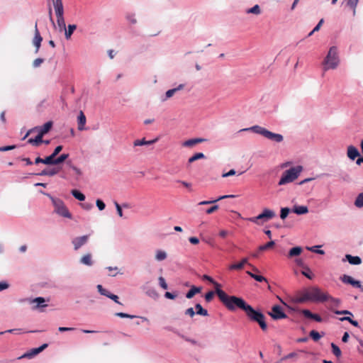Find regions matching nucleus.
Masks as SVG:
<instances>
[{
    "instance_id": "6ab92c4d",
    "label": "nucleus",
    "mask_w": 363,
    "mask_h": 363,
    "mask_svg": "<svg viewBox=\"0 0 363 363\" xmlns=\"http://www.w3.org/2000/svg\"><path fill=\"white\" fill-rule=\"evenodd\" d=\"M53 125L52 121H50L44 123L42 126H38V128L35 130H38V133L44 136L45 134L50 132Z\"/></svg>"
},
{
    "instance_id": "412c9836",
    "label": "nucleus",
    "mask_w": 363,
    "mask_h": 363,
    "mask_svg": "<svg viewBox=\"0 0 363 363\" xmlns=\"http://www.w3.org/2000/svg\"><path fill=\"white\" fill-rule=\"evenodd\" d=\"M342 261H347L352 265H359L362 263V259L360 257L353 256L350 254H347Z\"/></svg>"
},
{
    "instance_id": "603ef678",
    "label": "nucleus",
    "mask_w": 363,
    "mask_h": 363,
    "mask_svg": "<svg viewBox=\"0 0 363 363\" xmlns=\"http://www.w3.org/2000/svg\"><path fill=\"white\" fill-rule=\"evenodd\" d=\"M202 279L204 280V281H209L210 283L213 284L215 286V289H217V286L218 284H220L219 283H218L217 281H216L211 276L208 275V274H203L202 276Z\"/></svg>"
},
{
    "instance_id": "4d7b16f0",
    "label": "nucleus",
    "mask_w": 363,
    "mask_h": 363,
    "mask_svg": "<svg viewBox=\"0 0 363 363\" xmlns=\"http://www.w3.org/2000/svg\"><path fill=\"white\" fill-rule=\"evenodd\" d=\"M215 294H216V291H210L206 293L204 295L205 301L208 303L211 302L213 300Z\"/></svg>"
},
{
    "instance_id": "58836bf2",
    "label": "nucleus",
    "mask_w": 363,
    "mask_h": 363,
    "mask_svg": "<svg viewBox=\"0 0 363 363\" xmlns=\"http://www.w3.org/2000/svg\"><path fill=\"white\" fill-rule=\"evenodd\" d=\"M57 24L59 28V31L62 32L66 28L64 16H57Z\"/></svg>"
},
{
    "instance_id": "69168bd1",
    "label": "nucleus",
    "mask_w": 363,
    "mask_h": 363,
    "mask_svg": "<svg viewBox=\"0 0 363 363\" xmlns=\"http://www.w3.org/2000/svg\"><path fill=\"white\" fill-rule=\"evenodd\" d=\"M43 62H44V59L40 58V57L36 58L33 62V67L36 68V67H39Z\"/></svg>"
},
{
    "instance_id": "423d86ee",
    "label": "nucleus",
    "mask_w": 363,
    "mask_h": 363,
    "mask_svg": "<svg viewBox=\"0 0 363 363\" xmlns=\"http://www.w3.org/2000/svg\"><path fill=\"white\" fill-rule=\"evenodd\" d=\"M339 62L337 48L335 46H332L323 60L324 70L335 69L338 66Z\"/></svg>"
},
{
    "instance_id": "79ce46f5",
    "label": "nucleus",
    "mask_w": 363,
    "mask_h": 363,
    "mask_svg": "<svg viewBox=\"0 0 363 363\" xmlns=\"http://www.w3.org/2000/svg\"><path fill=\"white\" fill-rule=\"evenodd\" d=\"M125 19L132 25H135L137 23V19L135 17V13L128 12L125 14Z\"/></svg>"
},
{
    "instance_id": "39448f33",
    "label": "nucleus",
    "mask_w": 363,
    "mask_h": 363,
    "mask_svg": "<svg viewBox=\"0 0 363 363\" xmlns=\"http://www.w3.org/2000/svg\"><path fill=\"white\" fill-rule=\"evenodd\" d=\"M302 170L303 167L301 165H297L284 171L281 174L278 184L281 186L294 182L298 177Z\"/></svg>"
},
{
    "instance_id": "b1692460",
    "label": "nucleus",
    "mask_w": 363,
    "mask_h": 363,
    "mask_svg": "<svg viewBox=\"0 0 363 363\" xmlns=\"http://www.w3.org/2000/svg\"><path fill=\"white\" fill-rule=\"evenodd\" d=\"M291 212L296 215H304L308 213V208L306 206L294 205L291 208Z\"/></svg>"
},
{
    "instance_id": "864d4df0",
    "label": "nucleus",
    "mask_w": 363,
    "mask_h": 363,
    "mask_svg": "<svg viewBox=\"0 0 363 363\" xmlns=\"http://www.w3.org/2000/svg\"><path fill=\"white\" fill-rule=\"evenodd\" d=\"M115 315L117 316V317L121 318H130V319H133V318H138V316H136V315H130V314H128V313H123V312H117V313H115Z\"/></svg>"
},
{
    "instance_id": "338daca9",
    "label": "nucleus",
    "mask_w": 363,
    "mask_h": 363,
    "mask_svg": "<svg viewBox=\"0 0 363 363\" xmlns=\"http://www.w3.org/2000/svg\"><path fill=\"white\" fill-rule=\"evenodd\" d=\"M59 172H60L59 168H56V167L52 168L50 169H48V176L49 177L55 176L57 174H58Z\"/></svg>"
},
{
    "instance_id": "4468645a",
    "label": "nucleus",
    "mask_w": 363,
    "mask_h": 363,
    "mask_svg": "<svg viewBox=\"0 0 363 363\" xmlns=\"http://www.w3.org/2000/svg\"><path fill=\"white\" fill-rule=\"evenodd\" d=\"M299 312L306 318L308 319L314 320L315 321L318 323H321L323 321V318L320 317V315L317 313H312L308 309H302L300 310Z\"/></svg>"
},
{
    "instance_id": "13d9d810",
    "label": "nucleus",
    "mask_w": 363,
    "mask_h": 363,
    "mask_svg": "<svg viewBox=\"0 0 363 363\" xmlns=\"http://www.w3.org/2000/svg\"><path fill=\"white\" fill-rule=\"evenodd\" d=\"M96 205L99 211H103L106 208L105 203L100 199H96Z\"/></svg>"
},
{
    "instance_id": "dca6fc26",
    "label": "nucleus",
    "mask_w": 363,
    "mask_h": 363,
    "mask_svg": "<svg viewBox=\"0 0 363 363\" xmlns=\"http://www.w3.org/2000/svg\"><path fill=\"white\" fill-rule=\"evenodd\" d=\"M259 218L262 223L272 219L275 216V212L269 208H264L259 215Z\"/></svg>"
},
{
    "instance_id": "8fccbe9b",
    "label": "nucleus",
    "mask_w": 363,
    "mask_h": 363,
    "mask_svg": "<svg viewBox=\"0 0 363 363\" xmlns=\"http://www.w3.org/2000/svg\"><path fill=\"white\" fill-rule=\"evenodd\" d=\"M167 258V253L163 250H157L155 255V259L157 261H162Z\"/></svg>"
},
{
    "instance_id": "2f4dec72",
    "label": "nucleus",
    "mask_w": 363,
    "mask_h": 363,
    "mask_svg": "<svg viewBox=\"0 0 363 363\" xmlns=\"http://www.w3.org/2000/svg\"><path fill=\"white\" fill-rule=\"evenodd\" d=\"M302 251H303V249L301 247H300V246L294 247L289 250L287 257L289 258L297 257L301 255Z\"/></svg>"
},
{
    "instance_id": "20e7f679",
    "label": "nucleus",
    "mask_w": 363,
    "mask_h": 363,
    "mask_svg": "<svg viewBox=\"0 0 363 363\" xmlns=\"http://www.w3.org/2000/svg\"><path fill=\"white\" fill-rule=\"evenodd\" d=\"M247 131H252L255 133L264 136V138H267L269 140L276 142V143H281L284 140V137L281 134L279 133H272L265 128H263L262 126H259L258 125H253L250 128H245L240 129L238 132H247Z\"/></svg>"
},
{
    "instance_id": "cd10ccee",
    "label": "nucleus",
    "mask_w": 363,
    "mask_h": 363,
    "mask_svg": "<svg viewBox=\"0 0 363 363\" xmlns=\"http://www.w3.org/2000/svg\"><path fill=\"white\" fill-rule=\"evenodd\" d=\"M248 264V259L243 258L240 262L232 264L229 266L230 270H240L244 267V265Z\"/></svg>"
},
{
    "instance_id": "f03ea898",
    "label": "nucleus",
    "mask_w": 363,
    "mask_h": 363,
    "mask_svg": "<svg viewBox=\"0 0 363 363\" xmlns=\"http://www.w3.org/2000/svg\"><path fill=\"white\" fill-rule=\"evenodd\" d=\"M328 300H329V296L328 294L323 293L318 286H312L303 292L301 296L298 299V301L299 303L307 301L325 302Z\"/></svg>"
},
{
    "instance_id": "09e8293b",
    "label": "nucleus",
    "mask_w": 363,
    "mask_h": 363,
    "mask_svg": "<svg viewBox=\"0 0 363 363\" xmlns=\"http://www.w3.org/2000/svg\"><path fill=\"white\" fill-rule=\"evenodd\" d=\"M274 245H275V241L271 240V241L267 242L264 245H260L259 247V251H264V250H267L268 249H270V248L273 247Z\"/></svg>"
},
{
    "instance_id": "ea45409f",
    "label": "nucleus",
    "mask_w": 363,
    "mask_h": 363,
    "mask_svg": "<svg viewBox=\"0 0 363 363\" xmlns=\"http://www.w3.org/2000/svg\"><path fill=\"white\" fill-rule=\"evenodd\" d=\"M205 158H206V156L203 152H196L189 158L188 163L191 164L198 160L205 159Z\"/></svg>"
},
{
    "instance_id": "9b49d317",
    "label": "nucleus",
    "mask_w": 363,
    "mask_h": 363,
    "mask_svg": "<svg viewBox=\"0 0 363 363\" xmlns=\"http://www.w3.org/2000/svg\"><path fill=\"white\" fill-rule=\"evenodd\" d=\"M20 302H28L30 303H36L35 306L33 307V309H38L40 308H45L48 305L45 303L46 301L44 297L38 296L35 298H23L19 301Z\"/></svg>"
},
{
    "instance_id": "c85d7f7f",
    "label": "nucleus",
    "mask_w": 363,
    "mask_h": 363,
    "mask_svg": "<svg viewBox=\"0 0 363 363\" xmlns=\"http://www.w3.org/2000/svg\"><path fill=\"white\" fill-rule=\"evenodd\" d=\"M43 136L42 135L38 133V135L34 138H29L28 140V143H29L35 147H38L43 142Z\"/></svg>"
},
{
    "instance_id": "1a4fd4ad",
    "label": "nucleus",
    "mask_w": 363,
    "mask_h": 363,
    "mask_svg": "<svg viewBox=\"0 0 363 363\" xmlns=\"http://www.w3.org/2000/svg\"><path fill=\"white\" fill-rule=\"evenodd\" d=\"M332 311L336 315H348L347 317L338 318V320L342 322L347 321L353 326L356 328H359V324L358 321L353 320L352 318V317H353V313L350 311L333 309Z\"/></svg>"
},
{
    "instance_id": "a211bd4d",
    "label": "nucleus",
    "mask_w": 363,
    "mask_h": 363,
    "mask_svg": "<svg viewBox=\"0 0 363 363\" xmlns=\"http://www.w3.org/2000/svg\"><path fill=\"white\" fill-rule=\"evenodd\" d=\"M184 87V84H180L177 87L167 90L165 92L164 96H162L161 97V101H165L168 99L171 98L178 91H180V90L183 89Z\"/></svg>"
},
{
    "instance_id": "37998d69",
    "label": "nucleus",
    "mask_w": 363,
    "mask_h": 363,
    "mask_svg": "<svg viewBox=\"0 0 363 363\" xmlns=\"http://www.w3.org/2000/svg\"><path fill=\"white\" fill-rule=\"evenodd\" d=\"M291 212V208L289 207H283L280 210V218L282 220H285L289 216V213Z\"/></svg>"
},
{
    "instance_id": "c03bdc74",
    "label": "nucleus",
    "mask_w": 363,
    "mask_h": 363,
    "mask_svg": "<svg viewBox=\"0 0 363 363\" xmlns=\"http://www.w3.org/2000/svg\"><path fill=\"white\" fill-rule=\"evenodd\" d=\"M96 288H97V290L99 291V293L102 295V296H104L107 298H109V296L110 294H111L112 293H111L109 291H108L107 289H106L105 288L103 287L102 285L101 284H98L96 286Z\"/></svg>"
},
{
    "instance_id": "2eb2a0df",
    "label": "nucleus",
    "mask_w": 363,
    "mask_h": 363,
    "mask_svg": "<svg viewBox=\"0 0 363 363\" xmlns=\"http://www.w3.org/2000/svg\"><path fill=\"white\" fill-rule=\"evenodd\" d=\"M42 41H43V38L40 35V32H39V30L38 29L37 23H35V33H34V38H33V45L35 48V53L38 52L39 49H40V48L41 46Z\"/></svg>"
},
{
    "instance_id": "9d476101",
    "label": "nucleus",
    "mask_w": 363,
    "mask_h": 363,
    "mask_svg": "<svg viewBox=\"0 0 363 363\" xmlns=\"http://www.w3.org/2000/svg\"><path fill=\"white\" fill-rule=\"evenodd\" d=\"M268 315L274 320H281L286 318L288 316L284 313L282 307L279 305H274L272 307L271 311L268 312Z\"/></svg>"
},
{
    "instance_id": "49530a36",
    "label": "nucleus",
    "mask_w": 363,
    "mask_h": 363,
    "mask_svg": "<svg viewBox=\"0 0 363 363\" xmlns=\"http://www.w3.org/2000/svg\"><path fill=\"white\" fill-rule=\"evenodd\" d=\"M69 157V154L67 153H63L62 155H60V156H58L57 158H56V165H59L63 162H66Z\"/></svg>"
},
{
    "instance_id": "7ed1b4c3",
    "label": "nucleus",
    "mask_w": 363,
    "mask_h": 363,
    "mask_svg": "<svg viewBox=\"0 0 363 363\" xmlns=\"http://www.w3.org/2000/svg\"><path fill=\"white\" fill-rule=\"evenodd\" d=\"M243 311L250 320L257 323L263 331L267 330V324L264 313L259 309H255L251 305L247 303Z\"/></svg>"
},
{
    "instance_id": "aec40b11",
    "label": "nucleus",
    "mask_w": 363,
    "mask_h": 363,
    "mask_svg": "<svg viewBox=\"0 0 363 363\" xmlns=\"http://www.w3.org/2000/svg\"><path fill=\"white\" fill-rule=\"evenodd\" d=\"M347 157L351 160H354L357 157L360 156L358 149L354 145H349L347 152Z\"/></svg>"
},
{
    "instance_id": "393cba45",
    "label": "nucleus",
    "mask_w": 363,
    "mask_h": 363,
    "mask_svg": "<svg viewBox=\"0 0 363 363\" xmlns=\"http://www.w3.org/2000/svg\"><path fill=\"white\" fill-rule=\"evenodd\" d=\"M53 6L55 11L56 16H64V9L62 0H55Z\"/></svg>"
},
{
    "instance_id": "0e129e2a",
    "label": "nucleus",
    "mask_w": 363,
    "mask_h": 363,
    "mask_svg": "<svg viewBox=\"0 0 363 363\" xmlns=\"http://www.w3.org/2000/svg\"><path fill=\"white\" fill-rule=\"evenodd\" d=\"M184 314L193 318L196 313L193 308H189L184 311Z\"/></svg>"
},
{
    "instance_id": "f8f14e48",
    "label": "nucleus",
    "mask_w": 363,
    "mask_h": 363,
    "mask_svg": "<svg viewBox=\"0 0 363 363\" xmlns=\"http://www.w3.org/2000/svg\"><path fill=\"white\" fill-rule=\"evenodd\" d=\"M48 347V344L44 343L38 347L32 348L30 350H29L28 352H26L22 356H21L19 357V359L24 358V357L31 359V358L34 357L35 355H37L39 353H40L41 352H43Z\"/></svg>"
},
{
    "instance_id": "c9c22d12",
    "label": "nucleus",
    "mask_w": 363,
    "mask_h": 363,
    "mask_svg": "<svg viewBox=\"0 0 363 363\" xmlns=\"http://www.w3.org/2000/svg\"><path fill=\"white\" fill-rule=\"evenodd\" d=\"M335 177H337L340 180L349 182H350V175L346 173L345 172L342 170H339L336 174Z\"/></svg>"
},
{
    "instance_id": "473e14b6",
    "label": "nucleus",
    "mask_w": 363,
    "mask_h": 363,
    "mask_svg": "<svg viewBox=\"0 0 363 363\" xmlns=\"http://www.w3.org/2000/svg\"><path fill=\"white\" fill-rule=\"evenodd\" d=\"M246 274L258 282H262V281L267 282L268 281L267 279L264 277L259 275V274H257L250 271H247Z\"/></svg>"
},
{
    "instance_id": "774afa93",
    "label": "nucleus",
    "mask_w": 363,
    "mask_h": 363,
    "mask_svg": "<svg viewBox=\"0 0 363 363\" xmlns=\"http://www.w3.org/2000/svg\"><path fill=\"white\" fill-rule=\"evenodd\" d=\"M219 208V206L218 205H213L211 207L208 208L206 209V213L207 214H211L213 213V212H215L216 210H218Z\"/></svg>"
},
{
    "instance_id": "6e6d98bb",
    "label": "nucleus",
    "mask_w": 363,
    "mask_h": 363,
    "mask_svg": "<svg viewBox=\"0 0 363 363\" xmlns=\"http://www.w3.org/2000/svg\"><path fill=\"white\" fill-rule=\"evenodd\" d=\"M318 247L319 246H317V245L312 246V247H307V250L311 251V252H312L318 254V255H324L325 254V251L323 250L318 249Z\"/></svg>"
},
{
    "instance_id": "052dcab7",
    "label": "nucleus",
    "mask_w": 363,
    "mask_h": 363,
    "mask_svg": "<svg viewBox=\"0 0 363 363\" xmlns=\"http://www.w3.org/2000/svg\"><path fill=\"white\" fill-rule=\"evenodd\" d=\"M177 296V292L172 293V292H169V291H166L165 294H164V297L166 298H167V299L174 300V299L176 298Z\"/></svg>"
},
{
    "instance_id": "3c124183",
    "label": "nucleus",
    "mask_w": 363,
    "mask_h": 363,
    "mask_svg": "<svg viewBox=\"0 0 363 363\" xmlns=\"http://www.w3.org/2000/svg\"><path fill=\"white\" fill-rule=\"evenodd\" d=\"M247 13L259 14L261 13L260 7L258 4L255 5L250 9L247 10Z\"/></svg>"
},
{
    "instance_id": "a18cd8bd",
    "label": "nucleus",
    "mask_w": 363,
    "mask_h": 363,
    "mask_svg": "<svg viewBox=\"0 0 363 363\" xmlns=\"http://www.w3.org/2000/svg\"><path fill=\"white\" fill-rule=\"evenodd\" d=\"M354 206L357 208L363 207V192L359 194L354 200Z\"/></svg>"
},
{
    "instance_id": "a878e982",
    "label": "nucleus",
    "mask_w": 363,
    "mask_h": 363,
    "mask_svg": "<svg viewBox=\"0 0 363 363\" xmlns=\"http://www.w3.org/2000/svg\"><path fill=\"white\" fill-rule=\"evenodd\" d=\"M201 290H202V287L193 285V286H191L190 289L186 293L185 296L186 298L191 299L196 294L201 293Z\"/></svg>"
},
{
    "instance_id": "5fc2aeb1",
    "label": "nucleus",
    "mask_w": 363,
    "mask_h": 363,
    "mask_svg": "<svg viewBox=\"0 0 363 363\" xmlns=\"http://www.w3.org/2000/svg\"><path fill=\"white\" fill-rule=\"evenodd\" d=\"M303 269H304L301 272V274L308 279H313V274L310 269L308 267H305Z\"/></svg>"
},
{
    "instance_id": "5701e85b",
    "label": "nucleus",
    "mask_w": 363,
    "mask_h": 363,
    "mask_svg": "<svg viewBox=\"0 0 363 363\" xmlns=\"http://www.w3.org/2000/svg\"><path fill=\"white\" fill-rule=\"evenodd\" d=\"M207 141V139L203 138H191L186 141H184L182 144L184 147H192L196 144L206 142Z\"/></svg>"
},
{
    "instance_id": "c756f323",
    "label": "nucleus",
    "mask_w": 363,
    "mask_h": 363,
    "mask_svg": "<svg viewBox=\"0 0 363 363\" xmlns=\"http://www.w3.org/2000/svg\"><path fill=\"white\" fill-rule=\"evenodd\" d=\"M77 29V25L76 24H69L67 27L66 26L65 31V37L66 40H69L74 32V30Z\"/></svg>"
},
{
    "instance_id": "4c0bfd02",
    "label": "nucleus",
    "mask_w": 363,
    "mask_h": 363,
    "mask_svg": "<svg viewBox=\"0 0 363 363\" xmlns=\"http://www.w3.org/2000/svg\"><path fill=\"white\" fill-rule=\"evenodd\" d=\"M56 158L57 157L54 154L51 153L50 155L44 158L45 164L56 165Z\"/></svg>"
},
{
    "instance_id": "7c9ffc66",
    "label": "nucleus",
    "mask_w": 363,
    "mask_h": 363,
    "mask_svg": "<svg viewBox=\"0 0 363 363\" xmlns=\"http://www.w3.org/2000/svg\"><path fill=\"white\" fill-rule=\"evenodd\" d=\"M79 262L81 264L89 267L92 266L94 264L91 255L90 253L84 255L83 257H82Z\"/></svg>"
},
{
    "instance_id": "0eeeda50",
    "label": "nucleus",
    "mask_w": 363,
    "mask_h": 363,
    "mask_svg": "<svg viewBox=\"0 0 363 363\" xmlns=\"http://www.w3.org/2000/svg\"><path fill=\"white\" fill-rule=\"evenodd\" d=\"M48 198L52 201L55 208L54 212L55 213L64 218H72V214L61 199L54 197L52 195H48Z\"/></svg>"
},
{
    "instance_id": "f704fd0d",
    "label": "nucleus",
    "mask_w": 363,
    "mask_h": 363,
    "mask_svg": "<svg viewBox=\"0 0 363 363\" xmlns=\"http://www.w3.org/2000/svg\"><path fill=\"white\" fill-rule=\"evenodd\" d=\"M71 194L79 201H84L86 199L85 195L78 189H72Z\"/></svg>"
},
{
    "instance_id": "72a5a7b5",
    "label": "nucleus",
    "mask_w": 363,
    "mask_h": 363,
    "mask_svg": "<svg viewBox=\"0 0 363 363\" xmlns=\"http://www.w3.org/2000/svg\"><path fill=\"white\" fill-rule=\"evenodd\" d=\"M196 313L201 316H208V312L206 309L203 308L202 306L197 303L195 304Z\"/></svg>"
},
{
    "instance_id": "a19ab883",
    "label": "nucleus",
    "mask_w": 363,
    "mask_h": 363,
    "mask_svg": "<svg viewBox=\"0 0 363 363\" xmlns=\"http://www.w3.org/2000/svg\"><path fill=\"white\" fill-rule=\"evenodd\" d=\"M324 335V333H322V335H320L318 331L315 330H313L309 333L310 337L315 342H318Z\"/></svg>"
},
{
    "instance_id": "bb28decb",
    "label": "nucleus",
    "mask_w": 363,
    "mask_h": 363,
    "mask_svg": "<svg viewBox=\"0 0 363 363\" xmlns=\"http://www.w3.org/2000/svg\"><path fill=\"white\" fill-rule=\"evenodd\" d=\"M157 141H158L157 138H156L153 140H146L145 138H144L140 140H135L133 142V145L134 146L150 145L155 143Z\"/></svg>"
},
{
    "instance_id": "ddd939ff",
    "label": "nucleus",
    "mask_w": 363,
    "mask_h": 363,
    "mask_svg": "<svg viewBox=\"0 0 363 363\" xmlns=\"http://www.w3.org/2000/svg\"><path fill=\"white\" fill-rule=\"evenodd\" d=\"M89 235H85L80 237H77L74 238L72 241V243L74 245V249L75 250H79L81 247L84 245L89 240Z\"/></svg>"
},
{
    "instance_id": "4be33fe9",
    "label": "nucleus",
    "mask_w": 363,
    "mask_h": 363,
    "mask_svg": "<svg viewBox=\"0 0 363 363\" xmlns=\"http://www.w3.org/2000/svg\"><path fill=\"white\" fill-rule=\"evenodd\" d=\"M86 118L82 111H79V113L77 116V123H78V130L82 131L86 130L85 124H86Z\"/></svg>"
},
{
    "instance_id": "f257e3e1",
    "label": "nucleus",
    "mask_w": 363,
    "mask_h": 363,
    "mask_svg": "<svg viewBox=\"0 0 363 363\" xmlns=\"http://www.w3.org/2000/svg\"><path fill=\"white\" fill-rule=\"evenodd\" d=\"M216 294L222 303L231 311H235L237 308L244 310L247 305V302L242 298L236 296H229L223 290L221 289V285L218 284Z\"/></svg>"
},
{
    "instance_id": "680f3d73",
    "label": "nucleus",
    "mask_w": 363,
    "mask_h": 363,
    "mask_svg": "<svg viewBox=\"0 0 363 363\" xmlns=\"http://www.w3.org/2000/svg\"><path fill=\"white\" fill-rule=\"evenodd\" d=\"M159 284L160 287L162 288L163 289H167L168 288V285L165 279L162 277H160L159 278Z\"/></svg>"
},
{
    "instance_id": "de8ad7c7",
    "label": "nucleus",
    "mask_w": 363,
    "mask_h": 363,
    "mask_svg": "<svg viewBox=\"0 0 363 363\" xmlns=\"http://www.w3.org/2000/svg\"><path fill=\"white\" fill-rule=\"evenodd\" d=\"M330 346H331L332 352L333 353V354L335 356H336L337 357H340L342 354V352H341L340 347L337 345H335L334 342H332Z\"/></svg>"
},
{
    "instance_id": "e2e57ef3",
    "label": "nucleus",
    "mask_w": 363,
    "mask_h": 363,
    "mask_svg": "<svg viewBox=\"0 0 363 363\" xmlns=\"http://www.w3.org/2000/svg\"><path fill=\"white\" fill-rule=\"evenodd\" d=\"M16 147V146L14 145L2 146V147H0V152H6V151H9V150H14Z\"/></svg>"
},
{
    "instance_id": "e433bc0d",
    "label": "nucleus",
    "mask_w": 363,
    "mask_h": 363,
    "mask_svg": "<svg viewBox=\"0 0 363 363\" xmlns=\"http://www.w3.org/2000/svg\"><path fill=\"white\" fill-rule=\"evenodd\" d=\"M145 294L147 296H148L149 297L153 298L154 300H157L159 298V294L157 293V291H156V289L155 288H148L146 291H145Z\"/></svg>"
},
{
    "instance_id": "6e6552de",
    "label": "nucleus",
    "mask_w": 363,
    "mask_h": 363,
    "mask_svg": "<svg viewBox=\"0 0 363 363\" xmlns=\"http://www.w3.org/2000/svg\"><path fill=\"white\" fill-rule=\"evenodd\" d=\"M70 169L74 171V173L77 174V177H76L75 179H76V181H78L79 180L78 177L81 176L82 174V172L80 169H79L77 167H76L75 165H74L72 164L71 160L67 161L66 162V167H65L64 169H62V174L60 176L61 178L65 179H68L69 176L70 175V174H69Z\"/></svg>"
},
{
    "instance_id": "f3484780",
    "label": "nucleus",
    "mask_w": 363,
    "mask_h": 363,
    "mask_svg": "<svg viewBox=\"0 0 363 363\" xmlns=\"http://www.w3.org/2000/svg\"><path fill=\"white\" fill-rule=\"evenodd\" d=\"M340 280L347 284H350L353 287H360V281L354 279L352 277L344 274L340 277Z\"/></svg>"
},
{
    "instance_id": "bf43d9fd",
    "label": "nucleus",
    "mask_w": 363,
    "mask_h": 363,
    "mask_svg": "<svg viewBox=\"0 0 363 363\" xmlns=\"http://www.w3.org/2000/svg\"><path fill=\"white\" fill-rule=\"evenodd\" d=\"M114 204H115V206H116V211H117V213L118 215L122 218L123 216V210H122V206L117 202V201H114Z\"/></svg>"
}]
</instances>
